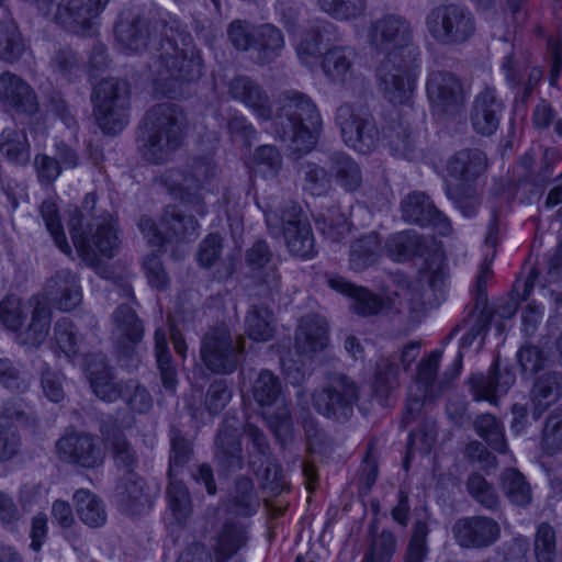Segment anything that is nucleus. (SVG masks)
Masks as SVG:
<instances>
[{
	"label": "nucleus",
	"instance_id": "a18cd8bd",
	"mask_svg": "<svg viewBox=\"0 0 562 562\" xmlns=\"http://www.w3.org/2000/svg\"><path fill=\"white\" fill-rule=\"evenodd\" d=\"M155 357L164 389L175 394L178 386V371L172 361L164 327L155 330Z\"/></svg>",
	"mask_w": 562,
	"mask_h": 562
},
{
	"label": "nucleus",
	"instance_id": "6e6552de",
	"mask_svg": "<svg viewBox=\"0 0 562 562\" xmlns=\"http://www.w3.org/2000/svg\"><path fill=\"white\" fill-rule=\"evenodd\" d=\"M256 203L263 212L270 235L282 236L293 256L311 259L316 255L312 227L299 203L286 201L280 207L274 202L257 200Z\"/></svg>",
	"mask_w": 562,
	"mask_h": 562
},
{
	"label": "nucleus",
	"instance_id": "09e8293b",
	"mask_svg": "<svg viewBox=\"0 0 562 562\" xmlns=\"http://www.w3.org/2000/svg\"><path fill=\"white\" fill-rule=\"evenodd\" d=\"M78 517L90 528H100L106 522V512L103 502L91 491L80 488L74 494Z\"/></svg>",
	"mask_w": 562,
	"mask_h": 562
},
{
	"label": "nucleus",
	"instance_id": "f704fd0d",
	"mask_svg": "<svg viewBox=\"0 0 562 562\" xmlns=\"http://www.w3.org/2000/svg\"><path fill=\"white\" fill-rule=\"evenodd\" d=\"M47 295L56 301L59 310L68 312L74 310L82 300L79 280L68 269L58 270L45 286Z\"/></svg>",
	"mask_w": 562,
	"mask_h": 562
},
{
	"label": "nucleus",
	"instance_id": "4468645a",
	"mask_svg": "<svg viewBox=\"0 0 562 562\" xmlns=\"http://www.w3.org/2000/svg\"><path fill=\"white\" fill-rule=\"evenodd\" d=\"M244 351V346L233 339L227 328L216 327L204 335L200 356L211 372L232 374L237 370Z\"/></svg>",
	"mask_w": 562,
	"mask_h": 562
},
{
	"label": "nucleus",
	"instance_id": "72a5a7b5",
	"mask_svg": "<svg viewBox=\"0 0 562 562\" xmlns=\"http://www.w3.org/2000/svg\"><path fill=\"white\" fill-rule=\"evenodd\" d=\"M356 56L355 48L350 46H333L324 52L319 66L330 82L346 85L353 78Z\"/></svg>",
	"mask_w": 562,
	"mask_h": 562
},
{
	"label": "nucleus",
	"instance_id": "f8f14e48",
	"mask_svg": "<svg viewBox=\"0 0 562 562\" xmlns=\"http://www.w3.org/2000/svg\"><path fill=\"white\" fill-rule=\"evenodd\" d=\"M425 88L432 115L440 119L454 117L463 111L467 93L456 74L443 69H429Z\"/></svg>",
	"mask_w": 562,
	"mask_h": 562
},
{
	"label": "nucleus",
	"instance_id": "bf43d9fd",
	"mask_svg": "<svg viewBox=\"0 0 562 562\" xmlns=\"http://www.w3.org/2000/svg\"><path fill=\"white\" fill-rule=\"evenodd\" d=\"M41 215L47 231L52 235L55 245L66 255L71 254V247L67 240L56 203L46 200L41 205Z\"/></svg>",
	"mask_w": 562,
	"mask_h": 562
},
{
	"label": "nucleus",
	"instance_id": "bb28decb",
	"mask_svg": "<svg viewBox=\"0 0 562 562\" xmlns=\"http://www.w3.org/2000/svg\"><path fill=\"white\" fill-rule=\"evenodd\" d=\"M505 104L497 90L486 86L473 101L471 109V124L473 130L483 136H491L499 127Z\"/></svg>",
	"mask_w": 562,
	"mask_h": 562
},
{
	"label": "nucleus",
	"instance_id": "e433bc0d",
	"mask_svg": "<svg viewBox=\"0 0 562 562\" xmlns=\"http://www.w3.org/2000/svg\"><path fill=\"white\" fill-rule=\"evenodd\" d=\"M532 416H540L562 396V374L558 371H544L535 378L531 389Z\"/></svg>",
	"mask_w": 562,
	"mask_h": 562
},
{
	"label": "nucleus",
	"instance_id": "39448f33",
	"mask_svg": "<svg viewBox=\"0 0 562 562\" xmlns=\"http://www.w3.org/2000/svg\"><path fill=\"white\" fill-rule=\"evenodd\" d=\"M98 194L86 193L80 207H76L68 221L69 233L78 254L83 259H94L97 254L112 258L120 238L113 217L97 215Z\"/></svg>",
	"mask_w": 562,
	"mask_h": 562
},
{
	"label": "nucleus",
	"instance_id": "c756f323",
	"mask_svg": "<svg viewBox=\"0 0 562 562\" xmlns=\"http://www.w3.org/2000/svg\"><path fill=\"white\" fill-rule=\"evenodd\" d=\"M0 102L18 114L33 115L38 110L37 97L32 87L10 71L0 75Z\"/></svg>",
	"mask_w": 562,
	"mask_h": 562
},
{
	"label": "nucleus",
	"instance_id": "393cba45",
	"mask_svg": "<svg viewBox=\"0 0 562 562\" xmlns=\"http://www.w3.org/2000/svg\"><path fill=\"white\" fill-rule=\"evenodd\" d=\"M228 94L248 108L258 120L268 122L272 119L271 99L256 79L245 75L235 76L228 82Z\"/></svg>",
	"mask_w": 562,
	"mask_h": 562
},
{
	"label": "nucleus",
	"instance_id": "dca6fc26",
	"mask_svg": "<svg viewBox=\"0 0 562 562\" xmlns=\"http://www.w3.org/2000/svg\"><path fill=\"white\" fill-rule=\"evenodd\" d=\"M358 398L357 384L346 375H340L333 385L313 394L315 409L337 422H345L352 415Z\"/></svg>",
	"mask_w": 562,
	"mask_h": 562
},
{
	"label": "nucleus",
	"instance_id": "9d476101",
	"mask_svg": "<svg viewBox=\"0 0 562 562\" xmlns=\"http://www.w3.org/2000/svg\"><path fill=\"white\" fill-rule=\"evenodd\" d=\"M425 25L431 38L443 46L465 44L476 32L474 14L467 5L458 3L432 8L425 18Z\"/></svg>",
	"mask_w": 562,
	"mask_h": 562
},
{
	"label": "nucleus",
	"instance_id": "7c9ffc66",
	"mask_svg": "<svg viewBox=\"0 0 562 562\" xmlns=\"http://www.w3.org/2000/svg\"><path fill=\"white\" fill-rule=\"evenodd\" d=\"M486 167L485 154L477 148H468L453 154L447 160L446 170L448 176L457 181L452 187H475Z\"/></svg>",
	"mask_w": 562,
	"mask_h": 562
},
{
	"label": "nucleus",
	"instance_id": "a19ab883",
	"mask_svg": "<svg viewBox=\"0 0 562 562\" xmlns=\"http://www.w3.org/2000/svg\"><path fill=\"white\" fill-rule=\"evenodd\" d=\"M145 482L135 472L125 474L117 485V498L121 508L128 515H139L149 508L150 502L144 491Z\"/></svg>",
	"mask_w": 562,
	"mask_h": 562
},
{
	"label": "nucleus",
	"instance_id": "49530a36",
	"mask_svg": "<svg viewBox=\"0 0 562 562\" xmlns=\"http://www.w3.org/2000/svg\"><path fill=\"white\" fill-rule=\"evenodd\" d=\"M245 333L254 341H269L276 333L273 312L263 304H252L245 317Z\"/></svg>",
	"mask_w": 562,
	"mask_h": 562
},
{
	"label": "nucleus",
	"instance_id": "69168bd1",
	"mask_svg": "<svg viewBox=\"0 0 562 562\" xmlns=\"http://www.w3.org/2000/svg\"><path fill=\"white\" fill-rule=\"evenodd\" d=\"M429 527L425 519H417L413 526V532L409 538L405 562H424L428 555L427 537Z\"/></svg>",
	"mask_w": 562,
	"mask_h": 562
},
{
	"label": "nucleus",
	"instance_id": "1a4fd4ad",
	"mask_svg": "<svg viewBox=\"0 0 562 562\" xmlns=\"http://www.w3.org/2000/svg\"><path fill=\"white\" fill-rule=\"evenodd\" d=\"M130 86L125 80L106 78L93 89V113L106 135L121 133L130 122Z\"/></svg>",
	"mask_w": 562,
	"mask_h": 562
},
{
	"label": "nucleus",
	"instance_id": "58836bf2",
	"mask_svg": "<svg viewBox=\"0 0 562 562\" xmlns=\"http://www.w3.org/2000/svg\"><path fill=\"white\" fill-rule=\"evenodd\" d=\"M30 305L33 307L31 323L18 335V341L23 346L40 347L48 335L52 310L47 302L37 295L31 297Z\"/></svg>",
	"mask_w": 562,
	"mask_h": 562
},
{
	"label": "nucleus",
	"instance_id": "052dcab7",
	"mask_svg": "<svg viewBox=\"0 0 562 562\" xmlns=\"http://www.w3.org/2000/svg\"><path fill=\"white\" fill-rule=\"evenodd\" d=\"M322 11L339 21H349L362 16L367 10L366 0H318Z\"/></svg>",
	"mask_w": 562,
	"mask_h": 562
},
{
	"label": "nucleus",
	"instance_id": "aec40b11",
	"mask_svg": "<svg viewBox=\"0 0 562 562\" xmlns=\"http://www.w3.org/2000/svg\"><path fill=\"white\" fill-rule=\"evenodd\" d=\"M442 356V349H435L417 367L415 379L417 389L418 391H424L430 397L440 396L449 387L450 383L459 376L462 370L464 353L458 351L452 363L447 368L442 376L438 379L437 373Z\"/></svg>",
	"mask_w": 562,
	"mask_h": 562
},
{
	"label": "nucleus",
	"instance_id": "3c124183",
	"mask_svg": "<svg viewBox=\"0 0 562 562\" xmlns=\"http://www.w3.org/2000/svg\"><path fill=\"white\" fill-rule=\"evenodd\" d=\"M314 221L317 231L333 243L341 241L349 232L347 217L337 206L319 213Z\"/></svg>",
	"mask_w": 562,
	"mask_h": 562
},
{
	"label": "nucleus",
	"instance_id": "a211bd4d",
	"mask_svg": "<svg viewBox=\"0 0 562 562\" xmlns=\"http://www.w3.org/2000/svg\"><path fill=\"white\" fill-rule=\"evenodd\" d=\"M60 461L83 469H95L103 463L104 454L99 438L85 431H70L56 442Z\"/></svg>",
	"mask_w": 562,
	"mask_h": 562
},
{
	"label": "nucleus",
	"instance_id": "0e129e2a",
	"mask_svg": "<svg viewBox=\"0 0 562 562\" xmlns=\"http://www.w3.org/2000/svg\"><path fill=\"white\" fill-rule=\"evenodd\" d=\"M255 172L262 178H274L282 167V156L272 145L259 146L254 154Z\"/></svg>",
	"mask_w": 562,
	"mask_h": 562
},
{
	"label": "nucleus",
	"instance_id": "f257e3e1",
	"mask_svg": "<svg viewBox=\"0 0 562 562\" xmlns=\"http://www.w3.org/2000/svg\"><path fill=\"white\" fill-rule=\"evenodd\" d=\"M114 36L126 52H160L153 72L156 97L176 99L183 85L198 82L205 74L202 52L181 21L157 8L133 5L115 22Z\"/></svg>",
	"mask_w": 562,
	"mask_h": 562
},
{
	"label": "nucleus",
	"instance_id": "b1692460",
	"mask_svg": "<svg viewBox=\"0 0 562 562\" xmlns=\"http://www.w3.org/2000/svg\"><path fill=\"white\" fill-rule=\"evenodd\" d=\"M452 532L460 547L483 549L498 540L501 527L493 518L471 516L458 519L452 527Z\"/></svg>",
	"mask_w": 562,
	"mask_h": 562
},
{
	"label": "nucleus",
	"instance_id": "f03ea898",
	"mask_svg": "<svg viewBox=\"0 0 562 562\" xmlns=\"http://www.w3.org/2000/svg\"><path fill=\"white\" fill-rule=\"evenodd\" d=\"M368 42L386 53L376 69L380 91L394 104L407 103L414 89L412 69L422 63L420 49L413 44L409 21L402 15L385 14L369 26Z\"/></svg>",
	"mask_w": 562,
	"mask_h": 562
},
{
	"label": "nucleus",
	"instance_id": "603ef678",
	"mask_svg": "<svg viewBox=\"0 0 562 562\" xmlns=\"http://www.w3.org/2000/svg\"><path fill=\"white\" fill-rule=\"evenodd\" d=\"M24 52L25 44L15 22L11 19L0 22V59L13 64Z\"/></svg>",
	"mask_w": 562,
	"mask_h": 562
},
{
	"label": "nucleus",
	"instance_id": "37998d69",
	"mask_svg": "<svg viewBox=\"0 0 562 562\" xmlns=\"http://www.w3.org/2000/svg\"><path fill=\"white\" fill-rule=\"evenodd\" d=\"M260 499L252 480L240 476L236 480L233 491L226 501V510L240 517H251L257 514Z\"/></svg>",
	"mask_w": 562,
	"mask_h": 562
},
{
	"label": "nucleus",
	"instance_id": "6e6d98bb",
	"mask_svg": "<svg viewBox=\"0 0 562 562\" xmlns=\"http://www.w3.org/2000/svg\"><path fill=\"white\" fill-rule=\"evenodd\" d=\"M474 429L491 449L498 453H505L507 451L504 427L495 416L491 414L477 416L474 422Z\"/></svg>",
	"mask_w": 562,
	"mask_h": 562
},
{
	"label": "nucleus",
	"instance_id": "9b49d317",
	"mask_svg": "<svg viewBox=\"0 0 562 562\" xmlns=\"http://www.w3.org/2000/svg\"><path fill=\"white\" fill-rule=\"evenodd\" d=\"M191 442L184 438L182 432L176 428L170 429V456L168 476L170 479L167 487L168 506L176 521L182 525L191 515V498L187 486L173 479L178 475L192 457Z\"/></svg>",
	"mask_w": 562,
	"mask_h": 562
},
{
	"label": "nucleus",
	"instance_id": "ddd939ff",
	"mask_svg": "<svg viewBox=\"0 0 562 562\" xmlns=\"http://www.w3.org/2000/svg\"><path fill=\"white\" fill-rule=\"evenodd\" d=\"M217 167L211 156L191 157L182 171L171 175L170 191L182 202L199 204L214 186Z\"/></svg>",
	"mask_w": 562,
	"mask_h": 562
},
{
	"label": "nucleus",
	"instance_id": "774afa93",
	"mask_svg": "<svg viewBox=\"0 0 562 562\" xmlns=\"http://www.w3.org/2000/svg\"><path fill=\"white\" fill-rule=\"evenodd\" d=\"M445 193L464 217L472 218L477 214L479 203L476 201L475 187H452V184H447Z\"/></svg>",
	"mask_w": 562,
	"mask_h": 562
},
{
	"label": "nucleus",
	"instance_id": "cd10ccee",
	"mask_svg": "<svg viewBox=\"0 0 562 562\" xmlns=\"http://www.w3.org/2000/svg\"><path fill=\"white\" fill-rule=\"evenodd\" d=\"M252 397L262 408H270L277 405V412L270 414L268 411L263 414L270 418L276 426L288 424L290 420V411L281 398V383L277 375L270 370H261L252 384Z\"/></svg>",
	"mask_w": 562,
	"mask_h": 562
},
{
	"label": "nucleus",
	"instance_id": "0eeeda50",
	"mask_svg": "<svg viewBox=\"0 0 562 562\" xmlns=\"http://www.w3.org/2000/svg\"><path fill=\"white\" fill-rule=\"evenodd\" d=\"M386 256L396 262L413 258L424 259L420 273L432 290L440 289L447 278L446 256L440 243L431 236H424L414 229L394 233L384 244Z\"/></svg>",
	"mask_w": 562,
	"mask_h": 562
},
{
	"label": "nucleus",
	"instance_id": "c03bdc74",
	"mask_svg": "<svg viewBox=\"0 0 562 562\" xmlns=\"http://www.w3.org/2000/svg\"><path fill=\"white\" fill-rule=\"evenodd\" d=\"M162 224L166 229V240L191 241L199 235L200 225L196 220L175 205L165 207Z\"/></svg>",
	"mask_w": 562,
	"mask_h": 562
},
{
	"label": "nucleus",
	"instance_id": "2eb2a0df",
	"mask_svg": "<svg viewBox=\"0 0 562 562\" xmlns=\"http://www.w3.org/2000/svg\"><path fill=\"white\" fill-rule=\"evenodd\" d=\"M247 541L246 528L236 521L227 520L215 539L214 558L202 543L191 544L177 562H227Z\"/></svg>",
	"mask_w": 562,
	"mask_h": 562
},
{
	"label": "nucleus",
	"instance_id": "13d9d810",
	"mask_svg": "<svg viewBox=\"0 0 562 562\" xmlns=\"http://www.w3.org/2000/svg\"><path fill=\"white\" fill-rule=\"evenodd\" d=\"M136 414H147L154 404L149 391L137 380L122 381V394L120 397Z\"/></svg>",
	"mask_w": 562,
	"mask_h": 562
},
{
	"label": "nucleus",
	"instance_id": "338daca9",
	"mask_svg": "<svg viewBox=\"0 0 562 562\" xmlns=\"http://www.w3.org/2000/svg\"><path fill=\"white\" fill-rule=\"evenodd\" d=\"M49 65L53 72L67 82L74 81L81 70L77 54L68 47L57 50Z\"/></svg>",
	"mask_w": 562,
	"mask_h": 562
},
{
	"label": "nucleus",
	"instance_id": "2f4dec72",
	"mask_svg": "<svg viewBox=\"0 0 562 562\" xmlns=\"http://www.w3.org/2000/svg\"><path fill=\"white\" fill-rule=\"evenodd\" d=\"M100 432L105 446L112 452L114 463L119 469L135 472L138 464V458L132 443L125 437L123 429L113 416H108L100 424Z\"/></svg>",
	"mask_w": 562,
	"mask_h": 562
},
{
	"label": "nucleus",
	"instance_id": "4c0bfd02",
	"mask_svg": "<svg viewBox=\"0 0 562 562\" xmlns=\"http://www.w3.org/2000/svg\"><path fill=\"white\" fill-rule=\"evenodd\" d=\"M328 168L334 180L344 191H358L363 182L359 164L345 151H334L328 156Z\"/></svg>",
	"mask_w": 562,
	"mask_h": 562
},
{
	"label": "nucleus",
	"instance_id": "864d4df0",
	"mask_svg": "<svg viewBox=\"0 0 562 562\" xmlns=\"http://www.w3.org/2000/svg\"><path fill=\"white\" fill-rule=\"evenodd\" d=\"M0 151L9 161L23 165L30 158L26 134L15 127H7L0 134Z\"/></svg>",
	"mask_w": 562,
	"mask_h": 562
},
{
	"label": "nucleus",
	"instance_id": "c9c22d12",
	"mask_svg": "<svg viewBox=\"0 0 562 562\" xmlns=\"http://www.w3.org/2000/svg\"><path fill=\"white\" fill-rule=\"evenodd\" d=\"M86 374L93 393L100 400L113 403L121 397L122 382L113 381L112 369L103 356H92L87 360Z\"/></svg>",
	"mask_w": 562,
	"mask_h": 562
},
{
	"label": "nucleus",
	"instance_id": "20e7f679",
	"mask_svg": "<svg viewBox=\"0 0 562 562\" xmlns=\"http://www.w3.org/2000/svg\"><path fill=\"white\" fill-rule=\"evenodd\" d=\"M272 121L276 138L288 143L289 150L297 156L310 153L323 132V119L310 95L297 90L283 92Z\"/></svg>",
	"mask_w": 562,
	"mask_h": 562
},
{
	"label": "nucleus",
	"instance_id": "7ed1b4c3",
	"mask_svg": "<svg viewBox=\"0 0 562 562\" xmlns=\"http://www.w3.org/2000/svg\"><path fill=\"white\" fill-rule=\"evenodd\" d=\"M335 125L344 144L360 154H371L385 145L392 155L413 160L417 142L408 121L393 111L379 127L373 114L361 105L344 103L336 109Z\"/></svg>",
	"mask_w": 562,
	"mask_h": 562
},
{
	"label": "nucleus",
	"instance_id": "423d86ee",
	"mask_svg": "<svg viewBox=\"0 0 562 562\" xmlns=\"http://www.w3.org/2000/svg\"><path fill=\"white\" fill-rule=\"evenodd\" d=\"M146 121L139 151L146 161L161 165L182 145L187 115L180 105L164 102L147 111Z\"/></svg>",
	"mask_w": 562,
	"mask_h": 562
},
{
	"label": "nucleus",
	"instance_id": "c85d7f7f",
	"mask_svg": "<svg viewBox=\"0 0 562 562\" xmlns=\"http://www.w3.org/2000/svg\"><path fill=\"white\" fill-rule=\"evenodd\" d=\"M215 445V459L223 471L235 473L243 469L240 424L235 417H227L223 422L218 429Z\"/></svg>",
	"mask_w": 562,
	"mask_h": 562
},
{
	"label": "nucleus",
	"instance_id": "8fccbe9b",
	"mask_svg": "<svg viewBox=\"0 0 562 562\" xmlns=\"http://www.w3.org/2000/svg\"><path fill=\"white\" fill-rule=\"evenodd\" d=\"M254 48L260 64H269L279 57L284 47V37L273 24H261L256 27Z\"/></svg>",
	"mask_w": 562,
	"mask_h": 562
},
{
	"label": "nucleus",
	"instance_id": "4be33fe9",
	"mask_svg": "<svg viewBox=\"0 0 562 562\" xmlns=\"http://www.w3.org/2000/svg\"><path fill=\"white\" fill-rule=\"evenodd\" d=\"M341 40L337 25L329 21H316L306 30L296 45V55L300 63L314 70L323 57V47L333 45Z\"/></svg>",
	"mask_w": 562,
	"mask_h": 562
},
{
	"label": "nucleus",
	"instance_id": "a878e982",
	"mask_svg": "<svg viewBox=\"0 0 562 562\" xmlns=\"http://www.w3.org/2000/svg\"><path fill=\"white\" fill-rule=\"evenodd\" d=\"M516 381V374L512 368L499 367L498 361H494L485 375L483 373H473L469 378L470 391L474 401H487L496 404L497 397L505 395Z\"/></svg>",
	"mask_w": 562,
	"mask_h": 562
},
{
	"label": "nucleus",
	"instance_id": "4d7b16f0",
	"mask_svg": "<svg viewBox=\"0 0 562 562\" xmlns=\"http://www.w3.org/2000/svg\"><path fill=\"white\" fill-rule=\"evenodd\" d=\"M54 342L67 357L79 353L82 344V335L69 317H61L54 326Z\"/></svg>",
	"mask_w": 562,
	"mask_h": 562
},
{
	"label": "nucleus",
	"instance_id": "473e14b6",
	"mask_svg": "<svg viewBox=\"0 0 562 562\" xmlns=\"http://www.w3.org/2000/svg\"><path fill=\"white\" fill-rule=\"evenodd\" d=\"M295 348L302 355L323 351L329 341V327L325 317L307 314L301 317L295 331Z\"/></svg>",
	"mask_w": 562,
	"mask_h": 562
},
{
	"label": "nucleus",
	"instance_id": "f3484780",
	"mask_svg": "<svg viewBox=\"0 0 562 562\" xmlns=\"http://www.w3.org/2000/svg\"><path fill=\"white\" fill-rule=\"evenodd\" d=\"M113 337L120 361L125 367H136L138 357L137 345L144 337V325L136 312L128 305L122 304L112 314Z\"/></svg>",
	"mask_w": 562,
	"mask_h": 562
},
{
	"label": "nucleus",
	"instance_id": "6ab92c4d",
	"mask_svg": "<svg viewBox=\"0 0 562 562\" xmlns=\"http://www.w3.org/2000/svg\"><path fill=\"white\" fill-rule=\"evenodd\" d=\"M110 0H60L54 20L65 29L81 36H92L97 32V19L105 10Z\"/></svg>",
	"mask_w": 562,
	"mask_h": 562
},
{
	"label": "nucleus",
	"instance_id": "79ce46f5",
	"mask_svg": "<svg viewBox=\"0 0 562 562\" xmlns=\"http://www.w3.org/2000/svg\"><path fill=\"white\" fill-rule=\"evenodd\" d=\"M384 247L379 234L371 232L355 239L350 245L349 266L361 272L376 265L382 257Z\"/></svg>",
	"mask_w": 562,
	"mask_h": 562
},
{
	"label": "nucleus",
	"instance_id": "de8ad7c7",
	"mask_svg": "<svg viewBox=\"0 0 562 562\" xmlns=\"http://www.w3.org/2000/svg\"><path fill=\"white\" fill-rule=\"evenodd\" d=\"M400 367L396 360L382 358L376 362L372 392L380 405L386 406L391 393L400 385Z\"/></svg>",
	"mask_w": 562,
	"mask_h": 562
},
{
	"label": "nucleus",
	"instance_id": "5fc2aeb1",
	"mask_svg": "<svg viewBox=\"0 0 562 562\" xmlns=\"http://www.w3.org/2000/svg\"><path fill=\"white\" fill-rule=\"evenodd\" d=\"M502 488L512 504L525 507L531 502V488L522 473L506 469L501 477Z\"/></svg>",
	"mask_w": 562,
	"mask_h": 562
},
{
	"label": "nucleus",
	"instance_id": "5701e85b",
	"mask_svg": "<svg viewBox=\"0 0 562 562\" xmlns=\"http://www.w3.org/2000/svg\"><path fill=\"white\" fill-rule=\"evenodd\" d=\"M246 265L260 286V295L272 296L280 290L278 258L265 240H257L246 252Z\"/></svg>",
	"mask_w": 562,
	"mask_h": 562
},
{
	"label": "nucleus",
	"instance_id": "ea45409f",
	"mask_svg": "<svg viewBox=\"0 0 562 562\" xmlns=\"http://www.w3.org/2000/svg\"><path fill=\"white\" fill-rule=\"evenodd\" d=\"M329 286L335 291L348 295L352 299L351 310L361 316H372L378 314L383 307V300L370 292L368 289L357 286L342 278H331Z\"/></svg>",
	"mask_w": 562,
	"mask_h": 562
},
{
	"label": "nucleus",
	"instance_id": "e2e57ef3",
	"mask_svg": "<svg viewBox=\"0 0 562 562\" xmlns=\"http://www.w3.org/2000/svg\"><path fill=\"white\" fill-rule=\"evenodd\" d=\"M304 175V189L312 195L321 196L331 188L330 170L315 162H305L301 167Z\"/></svg>",
	"mask_w": 562,
	"mask_h": 562
},
{
	"label": "nucleus",
	"instance_id": "412c9836",
	"mask_svg": "<svg viewBox=\"0 0 562 562\" xmlns=\"http://www.w3.org/2000/svg\"><path fill=\"white\" fill-rule=\"evenodd\" d=\"M402 218L411 224L428 226L442 236L452 232L450 220L420 191L408 193L401 202Z\"/></svg>",
	"mask_w": 562,
	"mask_h": 562
},
{
	"label": "nucleus",
	"instance_id": "680f3d73",
	"mask_svg": "<svg viewBox=\"0 0 562 562\" xmlns=\"http://www.w3.org/2000/svg\"><path fill=\"white\" fill-rule=\"evenodd\" d=\"M469 494L481 506L488 510H496L499 505V497L495 487L480 473H472L467 481Z\"/></svg>",
	"mask_w": 562,
	"mask_h": 562
}]
</instances>
